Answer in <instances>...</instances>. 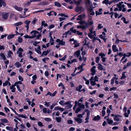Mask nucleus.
<instances>
[{
    "label": "nucleus",
    "instance_id": "nucleus-1",
    "mask_svg": "<svg viewBox=\"0 0 131 131\" xmlns=\"http://www.w3.org/2000/svg\"><path fill=\"white\" fill-rule=\"evenodd\" d=\"M85 6L88 10L89 13L88 16H89L88 19V24L89 25H90V21L89 20H90V18L89 17L90 15V0H86L85 2Z\"/></svg>",
    "mask_w": 131,
    "mask_h": 131
},
{
    "label": "nucleus",
    "instance_id": "nucleus-2",
    "mask_svg": "<svg viewBox=\"0 0 131 131\" xmlns=\"http://www.w3.org/2000/svg\"><path fill=\"white\" fill-rule=\"evenodd\" d=\"M9 14L8 13L3 12L2 14V18L4 19H7L9 16Z\"/></svg>",
    "mask_w": 131,
    "mask_h": 131
},
{
    "label": "nucleus",
    "instance_id": "nucleus-3",
    "mask_svg": "<svg viewBox=\"0 0 131 131\" xmlns=\"http://www.w3.org/2000/svg\"><path fill=\"white\" fill-rule=\"evenodd\" d=\"M127 54H128V55H127L125 53H124L123 54V57L121 59V61H120V63L125 58H126V57H129L130 56H131V53L130 52H128L127 53Z\"/></svg>",
    "mask_w": 131,
    "mask_h": 131
},
{
    "label": "nucleus",
    "instance_id": "nucleus-4",
    "mask_svg": "<svg viewBox=\"0 0 131 131\" xmlns=\"http://www.w3.org/2000/svg\"><path fill=\"white\" fill-rule=\"evenodd\" d=\"M122 117V116L118 114L116 115L115 117L114 118V120L116 121H120V118L118 117Z\"/></svg>",
    "mask_w": 131,
    "mask_h": 131
},
{
    "label": "nucleus",
    "instance_id": "nucleus-5",
    "mask_svg": "<svg viewBox=\"0 0 131 131\" xmlns=\"http://www.w3.org/2000/svg\"><path fill=\"white\" fill-rule=\"evenodd\" d=\"M85 17V15L84 14H81L79 15L78 18L76 19L77 20H80Z\"/></svg>",
    "mask_w": 131,
    "mask_h": 131
},
{
    "label": "nucleus",
    "instance_id": "nucleus-6",
    "mask_svg": "<svg viewBox=\"0 0 131 131\" xmlns=\"http://www.w3.org/2000/svg\"><path fill=\"white\" fill-rule=\"evenodd\" d=\"M93 80L97 82L99 81V78L96 75L94 77H91V81Z\"/></svg>",
    "mask_w": 131,
    "mask_h": 131
},
{
    "label": "nucleus",
    "instance_id": "nucleus-7",
    "mask_svg": "<svg viewBox=\"0 0 131 131\" xmlns=\"http://www.w3.org/2000/svg\"><path fill=\"white\" fill-rule=\"evenodd\" d=\"M119 41H120L121 42H129V41H127L126 40H119L118 39H117L115 41V43L116 44L118 45V43H119Z\"/></svg>",
    "mask_w": 131,
    "mask_h": 131
},
{
    "label": "nucleus",
    "instance_id": "nucleus-8",
    "mask_svg": "<svg viewBox=\"0 0 131 131\" xmlns=\"http://www.w3.org/2000/svg\"><path fill=\"white\" fill-rule=\"evenodd\" d=\"M2 5L3 6L5 7L6 5V4L5 2L3 0H0V7H2Z\"/></svg>",
    "mask_w": 131,
    "mask_h": 131
},
{
    "label": "nucleus",
    "instance_id": "nucleus-9",
    "mask_svg": "<svg viewBox=\"0 0 131 131\" xmlns=\"http://www.w3.org/2000/svg\"><path fill=\"white\" fill-rule=\"evenodd\" d=\"M14 7L15 9L19 11H21L23 9L22 7H18L16 5H15L14 6Z\"/></svg>",
    "mask_w": 131,
    "mask_h": 131
},
{
    "label": "nucleus",
    "instance_id": "nucleus-10",
    "mask_svg": "<svg viewBox=\"0 0 131 131\" xmlns=\"http://www.w3.org/2000/svg\"><path fill=\"white\" fill-rule=\"evenodd\" d=\"M82 8V7H77L75 8V10L76 12H79L81 10Z\"/></svg>",
    "mask_w": 131,
    "mask_h": 131
},
{
    "label": "nucleus",
    "instance_id": "nucleus-11",
    "mask_svg": "<svg viewBox=\"0 0 131 131\" xmlns=\"http://www.w3.org/2000/svg\"><path fill=\"white\" fill-rule=\"evenodd\" d=\"M74 119L79 124L81 123L82 122V119L81 118H75Z\"/></svg>",
    "mask_w": 131,
    "mask_h": 131
},
{
    "label": "nucleus",
    "instance_id": "nucleus-12",
    "mask_svg": "<svg viewBox=\"0 0 131 131\" xmlns=\"http://www.w3.org/2000/svg\"><path fill=\"white\" fill-rule=\"evenodd\" d=\"M100 116L99 115H98L96 116H94L93 120L94 121H99L100 119Z\"/></svg>",
    "mask_w": 131,
    "mask_h": 131
},
{
    "label": "nucleus",
    "instance_id": "nucleus-13",
    "mask_svg": "<svg viewBox=\"0 0 131 131\" xmlns=\"http://www.w3.org/2000/svg\"><path fill=\"white\" fill-rule=\"evenodd\" d=\"M112 50L114 52H115L118 51V50L116 48V45H114L112 46Z\"/></svg>",
    "mask_w": 131,
    "mask_h": 131
},
{
    "label": "nucleus",
    "instance_id": "nucleus-14",
    "mask_svg": "<svg viewBox=\"0 0 131 131\" xmlns=\"http://www.w3.org/2000/svg\"><path fill=\"white\" fill-rule=\"evenodd\" d=\"M98 68L100 70H105L103 69V66L100 63H98Z\"/></svg>",
    "mask_w": 131,
    "mask_h": 131
},
{
    "label": "nucleus",
    "instance_id": "nucleus-15",
    "mask_svg": "<svg viewBox=\"0 0 131 131\" xmlns=\"http://www.w3.org/2000/svg\"><path fill=\"white\" fill-rule=\"evenodd\" d=\"M81 52L80 50H78L76 51L74 53V54L76 55L78 57L80 56Z\"/></svg>",
    "mask_w": 131,
    "mask_h": 131
},
{
    "label": "nucleus",
    "instance_id": "nucleus-16",
    "mask_svg": "<svg viewBox=\"0 0 131 131\" xmlns=\"http://www.w3.org/2000/svg\"><path fill=\"white\" fill-rule=\"evenodd\" d=\"M54 6L58 7H60L61 6V4L58 2H54Z\"/></svg>",
    "mask_w": 131,
    "mask_h": 131
},
{
    "label": "nucleus",
    "instance_id": "nucleus-17",
    "mask_svg": "<svg viewBox=\"0 0 131 131\" xmlns=\"http://www.w3.org/2000/svg\"><path fill=\"white\" fill-rule=\"evenodd\" d=\"M31 34H32V35L34 36L36 34H38L39 33V32L38 31H36V30H32V31L30 32Z\"/></svg>",
    "mask_w": 131,
    "mask_h": 131
},
{
    "label": "nucleus",
    "instance_id": "nucleus-18",
    "mask_svg": "<svg viewBox=\"0 0 131 131\" xmlns=\"http://www.w3.org/2000/svg\"><path fill=\"white\" fill-rule=\"evenodd\" d=\"M15 35L13 34H10L8 35L7 38L8 40L10 39L13 38L14 36Z\"/></svg>",
    "mask_w": 131,
    "mask_h": 131
},
{
    "label": "nucleus",
    "instance_id": "nucleus-19",
    "mask_svg": "<svg viewBox=\"0 0 131 131\" xmlns=\"http://www.w3.org/2000/svg\"><path fill=\"white\" fill-rule=\"evenodd\" d=\"M15 65L17 68H18L21 66V64L19 62H17L15 63Z\"/></svg>",
    "mask_w": 131,
    "mask_h": 131
},
{
    "label": "nucleus",
    "instance_id": "nucleus-20",
    "mask_svg": "<svg viewBox=\"0 0 131 131\" xmlns=\"http://www.w3.org/2000/svg\"><path fill=\"white\" fill-rule=\"evenodd\" d=\"M82 88V86L81 85H80L79 86L78 88V87L76 88V90L77 91H79L80 92H81V89Z\"/></svg>",
    "mask_w": 131,
    "mask_h": 131
},
{
    "label": "nucleus",
    "instance_id": "nucleus-21",
    "mask_svg": "<svg viewBox=\"0 0 131 131\" xmlns=\"http://www.w3.org/2000/svg\"><path fill=\"white\" fill-rule=\"evenodd\" d=\"M49 4L48 2L44 1L42 2L40 4L43 5H48Z\"/></svg>",
    "mask_w": 131,
    "mask_h": 131
},
{
    "label": "nucleus",
    "instance_id": "nucleus-22",
    "mask_svg": "<svg viewBox=\"0 0 131 131\" xmlns=\"http://www.w3.org/2000/svg\"><path fill=\"white\" fill-rule=\"evenodd\" d=\"M126 73V72H124L122 73V76L121 77L120 79H125L126 77V76L125 75V73Z\"/></svg>",
    "mask_w": 131,
    "mask_h": 131
},
{
    "label": "nucleus",
    "instance_id": "nucleus-23",
    "mask_svg": "<svg viewBox=\"0 0 131 131\" xmlns=\"http://www.w3.org/2000/svg\"><path fill=\"white\" fill-rule=\"evenodd\" d=\"M0 56L2 58V59H3L4 60H5L6 59V58L5 56L4 55V54L3 53H1L0 54Z\"/></svg>",
    "mask_w": 131,
    "mask_h": 131
},
{
    "label": "nucleus",
    "instance_id": "nucleus-24",
    "mask_svg": "<svg viewBox=\"0 0 131 131\" xmlns=\"http://www.w3.org/2000/svg\"><path fill=\"white\" fill-rule=\"evenodd\" d=\"M54 40L53 39L52 37H51L49 40V42H50V45H53L54 44Z\"/></svg>",
    "mask_w": 131,
    "mask_h": 131
},
{
    "label": "nucleus",
    "instance_id": "nucleus-25",
    "mask_svg": "<svg viewBox=\"0 0 131 131\" xmlns=\"http://www.w3.org/2000/svg\"><path fill=\"white\" fill-rule=\"evenodd\" d=\"M107 121L109 124L111 125L113 122V121L112 120L108 118L107 119Z\"/></svg>",
    "mask_w": 131,
    "mask_h": 131
},
{
    "label": "nucleus",
    "instance_id": "nucleus-26",
    "mask_svg": "<svg viewBox=\"0 0 131 131\" xmlns=\"http://www.w3.org/2000/svg\"><path fill=\"white\" fill-rule=\"evenodd\" d=\"M91 71L92 72V73H91V74L92 75H93L95 74L96 71L95 69H91Z\"/></svg>",
    "mask_w": 131,
    "mask_h": 131
},
{
    "label": "nucleus",
    "instance_id": "nucleus-27",
    "mask_svg": "<svg viewBox=\"0 0 131 131\" xmlns=\"http://www.w3.org/2000/svg\"><path fill=\"white\" fill-rule=\"evenodd\" d=\"M1 121L6 123H8V121L6 118H2L1 119Z\"/></svg>",
    "mask_w": 131,
    "mask_h": 131
},
{
    "label": "nucleus",
    "instance_id": "nucleus-28",
    "mask_svg": "<svg viewBox=\"0 0 131 131\" xmlns=\"http://www.w3.org/2000/svg\"><path fill=\"white\" fill-rule=\"evenodd\" d=\"M66 42L65 41H63V40H61V41L58 44L59 45H61L62 46L64 45H65Z\"/></svg>",
    "mask_w": 131,
    "mask_h": 131
},
{
    "label": "nucleus",
    "instance_id": "nucleus-29",
    "mask_svg": "<svg viewBox=\"0 0 131 131\" xmlns=\"http://www.w3.org/2000/svg\"><path fill=\"white\" fill-rule=\"evenodd\" d=\"M23 23L21 22H19L15 23L14 25L15 26H18L21 25Z\"/></svg>",
    "mask_w": 131,
    "mask_h": 131
},
{
    "label": "nucleus",
    "instance_id": "nucleus-30",
    "mask_svg": "<svg viewBox=\"0 0 131 131\" xmlns=\"http://www.w3.org/2000/svg\"><path fill=\"white\" fill-rule=\"evenodd\" d=\"M117 7L118 8V10L120 11L122 10V7L121 6V4H117Z\"/></svg>",
    "mask_w": 131,
    "mask_h": 131
},
{
    "label": "nucleus",
    "instance_id": "nucleus-31",
    "mask_svg": "<svg viewBox=\"0 0 131 131\" xmlns=\"http://www.w3.org/2000/svg\"><path fill=\"white\" fill-rule=\"evenodd\" d=\"M93 28L92 27V28H91V39L93 38V37L95 36L94 34L93 35L92 34L93 33Z\"/></svg>",
    "mask_w": 131,
    "mask_h": 131
},
{
    "label": "nucleus",
    "instance_id": "nucleus-32",
    "mask_svg": "<svg viewBox=\"0 0 131 131\" xmlns=\"http://www.w3.org/2000/svg\"><path fill=\"white\" fill-rule=\"evenodd\" d=\"M61 118L60 117H57L56 118V121L58 123H59L61 122Z\"/></svg>",
    "mask_w": 131,
    "mask_h": 131
},
{
    "label": "nucleus",
    "instance_id": "nucleus-33",
    "mask_svg": "<svg viewBox=\"0 0 131 131\" xmlns=\"http://www.w3.org/2000/svg\"><path fill=\"white\" fill-rule=\"evenodd\" d=\"M18 41L19 43H22L23 41L22 38L20 37H19L18 39Z\"/></svg>",
    "mask_w": 131,
    "mask_h": 131
},
{
    "label": "nucleus",
    "instance_id": "nucleus-34",
    "mask_svg": "<svg viewBox=\"0 0 131 131\" xmlns=\"http://www.w3.org/2000/svg\"><path fill=\"white\" fill-rule=\"evenodd\" d=\"M4 63L5 64V69H6L7 68V65L9 63V60H7L6 61H5Z\"/></svg>",
    "mask_w": 131,
    "mask_h": 131
},
{
    "label": "nucleus",
    "instance_id": "nucleus-35",
    "mask_svg": "<svg viewBox=\"0 0 131 131\" xmlns=\"http://www.w3.org/2000/svg\"><path fill=\"white\" fill-rule=\"evenodd\" d=\"M81 110V109L79 107H78L76 109V110L75 111V113L76 114H77L78 113V112H79Z\"/></svg>",
    "mask_w": 131,
    "mask_h": 131
},
{
    "label": "nucleus",
    "instance_id": "nucleus-36",
    "mask_svg": "<svg viewBox=\"0 0 131 131\" xmlns=\"http://www.w3.org/2000/svg\"><path fill=\"white\" fill-rule=\"evenodd\" d=\"M103 26H102V24H98L97 28L98 29H100L103 27Z\"/></svg>",
    "mask_w": 131,
    "mask_h": 131
},
{
    "label": "nucleus",
    "instance_id": "nucleus-37",
    "mask_svg": "<svg viewBox=\"0 0 131 131\" xmlns=\"http://www.w3.org/2000/svg\"><path fill=\"white\" fill-rule=\"evenodd\" d=\"M105 54L103 53H101L99 54V56H101L102 58H104V57L105 56Z\"/></svg>",
    "mask_w": 131,
    "mask_h": 131
},
{
    "label": "nucleus",
    "instance_id": "nucleus-38",
    "mask_svg": "<svg viewBox=\"0 0 131 131\" xmlns=\"http://www.w3.org/2000/svg\"><path fill=\"white\" fill-rule=\"evenodd\" d=\"M35 51H36L38 54H41V50H38L36 48H35Z\"/></svg>",
    "mask_w": 131,
    "mask_h": 131
},
{
    "label": "nucleus",
    "instance_id": "nucleus-39",
    "mask_svg": "<svg viewBox=\"0 0 131 131\" xmlns=\"http://www.w3.org/2000/svg\"><path fill=\"white\" fill-rule=\"evenodd\" d=\"M100 60V58L99 57L97 56L96 58L95 62L97 63H98Z\"/></svg>",
    "mask_w": 131,
    "mask_h": 131
},
{
    "label": "nucleus",
    "instance_id": "nucleus-40",
    "mask_svg": "<svg viewBox=\"0 0 131 131\" xmlns=\"http://www.w3.org/2000/svg\"><path fill=\"white\" fill-rule=\"evenodd\" d=\"M108 0H104V1H102V3L103 4H105L106 5H107L108 4Z\"/></svg>",
    "mask_w": 131,
    "mask_h": 131
},
{
    "label": "nucleus",
    "instance_id": "nucleus-41",
    "mask_svg": "<svg viewBox=\"0 0 131 131\" xmlns=\"http://www.w3.org/2000/svg\"><path fill=\"white\" fill-rule=\"evenodd\" d=\"M95 81H93V80L91 81V84L93 86H94L95 85H96V84L95 83Z\"/></svg>",
    "mask_w": 131,
    "mask_h": 131
},
{
    "label": "nucleus",
    "instance_id": "nucleus-42",
    "mask_svg": "<svg viewBox=\"0 0 131 131\" xmlns=\"http://www.w3.org/2000/svg\"><path fill=\"white\" fill-rule=\"evenodd\" d=\"M38 21V19L36 18H34L33 21H32L31 23L33 24H35L36 22Z\"/></svg>",
    "mask_w": 131,
    "mask_h": 131
},
{
    "label": "nucleus",
    "instance_id": "nucleus-43",
    "mask_svg": "<svg viewBox=\"0 0 131 131\" xmlns=\"http://www.w3.org/2000/svg\"><path fill=\"white\" fill-rule=\"evenodd\" d=\"M74 28L73 27H72V28H71L70 29V30H71V31L72 32H73L74 33H75L76 32H77V31L76 30V29L73 30V29Z\"/></svg>",
    "mask_w": 131,
    "mask_h": 131
},
{
    "label": "nucleus",
    "instance_id": "nucleus-44",
    "mask_svg": "<svg viewBox=\"0 0 131 131\" xmlns=\"http://www.w3.org/2000/svg\"><path fill=\"white\" fill-rule=\"evenodd\" d=\"M45 120L46 121L48 122H51V119L49 118H45Z\"/></svg>",
    "mask_w": 131,
    "mask_h": 131
},
{
    "label": "nucleus",
    "instance_id": "nucleus-45",
    "mask_svg": "<svg viewBox=\"0 0 131 131\" xmlns=\"http://www.w3.org/2000/svg\"><path fill=\"white\" fill-rule=\"evenodd\" d=\"M72 106L73 105L71 104L68 105L66 106V108L67 109H69L71 108Z\"/></svg>",
    "mask_w": 131,
    "mask_h": 131
},
{
    "label": "nucleus",
    "instance_id": "nucleus-46",
    "mask_svg": "<svg viewBox=\"0 0 131 131\" xmlns=\"http://www.w3.org/2000/svg\"><path fill=\"white\" fill-rule=\"evenodd\" d=\"M88 39L87 38H85V42L84 44V45H88L89 44V43L87 42V41L88 40Z\"/></svg>",
    "mask_w": 131,
    "mask_h": 131
},
{
    "label": "nucleus",
    "instance_id": "nucleus-47",
    "mask_svg": "<svg viewBox=\"0 0 131 131\" xmlns=\"http://www.w3.org/2000/svg\"><path fill=\"white\" fill-rule=\"evenodd\" d=\"M67 56V55H65L62 58H60L59 59V60L60 61H64L65 60L66 58V56Z\"/></svg>",
    "mask_w": 131,
    "mask_h": 131
},
{
    "label": "nucleus",
    "instance_id": "nucleus-48",
    "mask_svg": "<svg viewBox=\"0 0 131 131\" xmlns=\"http://www.w3.org/2000/svg\"><path fill=\"white\" fill-rule=\"evenodd\" d=\"M67 56V55H65L62 58H60L59 59V60L60 61H64L65 60L66 58V56Z\"/></svg>",
    "mask_w": 131,
    "mask_h": 131
},
{
    "label": "nucleus",
    "instance_id": "nucleus-49",
    "mask_svg": "<svg viewBox=\"0 0 131 131\" xmlns=\"http://www.w3.org/2000/svg\"><path fill=\"white\" fill-rule=\"evenodd\" d=\"M8 81H5V82L3 83V86H7L8 85Z\"/></svg>",
    "mask_w": 131,
    "mask_h": 131
},
{
    "label": "nucleus",
    "instance_id": "nucleus-50",
    "mask_svg": "<svg viewBox=\"0 0 131 131\" xmlns=\"http://www.w3.org/2000/svg\"><path fill=\"white\" fill-rule=\"evenodd\" d=\"M16 87L17 88V89L20 92H22V90L21 89H20V87L19 85H16Z\"/></svg>",
    "mask_w": 131,
    "mask_h": 131
},
{
    "label": "nucleus",
    "instance_id": "nucleus-51",
    "mask_svg": "<svg viewBox=\"0 0 131 131\" xmlns=\"http://www.w3.org/2000/svg\"><path fill=\"white\" fill-rule=\"evenodd\" d=\"M64 102L65 101L64 100H61L59 102V103L61 105L63 106L64 105Z\"/></svg>",
    "mask_w": 131,
    "mask_h": 131
},
{
    "label": "nucleus",
    "instance_id": "nucleus-52",
    "mask_svg": "<svg viewBox=\"0 0 131 131\" xmlns=\"http://www.w3.org/2000/svg\"><path fill=\"white\" fill-rule=\"evenodd\" d=\"M78 23L81 25H83L85 23V21L83 20H81L80 21L78 22Z\"/></svg>",
    "mask_w": 131,
    "mask_h": 131
},
{
    "label": "nucleus",
    "instance_id": "nucleus-53",
    "mask_svg": "<svg viewBox=\"0 0 131 131\" xmlns=\"http://www.w3.org/2000/svg\"><path fill=\"white\" fill-rule=\"evenodd\" d=\"M47 55V53L46 54V51H44L42 52L40 57H42L43 56H46Z\"/></svg>",
    "mask_w": 131,
    "mask_h": 131
},
{
    "label": "nucleus",
    "instance_id": "nucleus-54",
    "mask_svg": "<svg viewBox=\"0 0 131 131\" xmlns=\"http://www.w3.org/2000/svg\"><path fill=\"white\" fill-rule=\"evenodd\" d=\"M38 124L39 126L40 127H42L43 126L42 123L41 122H38Z\"/></svg>",
    "mask_w": 131,
    "mask_h": 131
},
{
    "label": "nucleus",
    "instance_id": "nucleus-55",
    "mask_svg": "<svg viewBox=\"0 0 131 131\" xmlns=\"http://www.w3.org/2000/svg\"><path fill=\"white\" fill-rule=\"evenodd\" d=\"M71 102L70 101H67L66 102V103H64V105H69L70 104H71Z\"/></svg>",
    "mask_w": 131,
    "mask_h": 131
},
{
    "label": "nucleus",
    "instance_id": "nucleus-56",
    "mask_svg": "<svg viewBox=\"0 0 131 131\" xmlns=\"http://www.w3.org/2000/svg\"><path fill=\"white\" fill-rule=\"evenodd\" d=\"M40 43V41L37 42L36 41H35L33 43V45L36 46H37V45Z\"/></svg>",
    "mask_w": 131,
    "mask_h": 131
},
{
    "label": "nucleus",
    "instance_id": "nucleus-57",
    "mask_svg": "<svg viewBox=\"0 0 131 131\" xmlns=\"http://www.w3.org/2000/svg\"><path fill=\"white\" fill-rule=\"evenodd\" d=\"M30 22V21H29L28 20H26L25 21V23L26 24V25H29V24Z\"/></svg>",
    "mask_w": 131,
    "mask_h": 131
},
{
    "label": "nucleus",
    "instance_id": "nucleus-58",
    "mask_svg": "<svg viewBox=\"0 0 131 131\" xmlns=\"http://www.w3.org/2000/svg\"><path fill=\"white\" fill-rule=\"evenodd\" d=\"M73 123V121L72 120H69L67 121V123L69 124H72Z\"/></svg>",
    "mask_w": 131,
    "mask_h": 131
},
{
    "label": "nucleus",
    "instance_id": "nucleus-59",
    "mask_svg": "<svg viewBox=\"0 0 131 131\" xmlns=\"http://www.w3.org/2000/svg\"><path fill=\"white\" fill-rule=\"evenodd\" d=\"M102 12H98V11H95V14H96V16H97L98 15H100L102 14Z\"/></svg>",
    "mask_w": 131,
    "mask_h": 131
},
{
    "label": "nucleus",
    "instance_id": "nucleus-60",
    "mask_svg": "<svg viewBox=\"0 0 131 131\" xmlns=\"http://www.w3.org/2000/svg\"><path fill=\"white\" fill-rule=\"evenodd\" d=\"M54 27V26L53 24H51L49 26L48 28L50 29H51L53 28Z\"/></svg>",
    "mask_w": 131,
    "mask_h": 131
},
{
    "label": "nucleus",
    "instance_id": "nucleus-61",
    "mask_svg": "<svg viewBox=\"0 0 131 131\" xmlns=\"http://www.w3.org/2000/svg\"><path fill=\"white\" fill-rule=\"evenodd\" d=\"M87 112V117H88L89 115L90 111L88 109H86L85 110L84 112Z\"/></svg>",
    "mask_w": 131,
    "mask_h": 131
},
{
    "label": "nucleus",
    "instance_id": "nucleus-62",
    "mask_svg": "<svg viewBox=\"0 0 131 131\" xmlns=\"http://www.w3.org/2000/svg\"><path fill=\"white\" fill-rule=\"evenodd\" d=\"M25 100H27L26 102L28 103L29 105H30L31 104V102L30 101H29V99L26 98V99Z\"/></svg>",
    "mask_w": 131,
    "mask_h": 131
},
{
    "label": "nucleus",
    "instance_id": "nucleus-63",
    "mask_svg": "<svg viewBox=\"0 0 131 131\" xmlns=\"http://www.w3.org/2000/svg\"><path fill=\"white\" fill-rule=\"evenodd\" d=\"M77 34L78 35L81 36L83 35V33L82 32H80L79 31H77Z\"/></svg>",
    "mask_w": 131,
    "mask_h": 131
},
{
    "label": "nucleus",
    "instance_id": "nucleus-64",
    "mask_svg": "<svg viewBox=\"0 0 131 131\" xmlns=\"http://www.w3.org/2000/svg\"><path fill=\"white\" fill-rule=\"evenodd\" d=\"M32 80L35 81L37 78V76L36 75H34L32 77Z\"/></svg>",
    "mask_w": 131,
    "mask_h": 131
}]
</instances>
